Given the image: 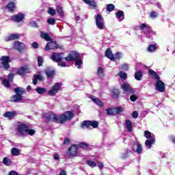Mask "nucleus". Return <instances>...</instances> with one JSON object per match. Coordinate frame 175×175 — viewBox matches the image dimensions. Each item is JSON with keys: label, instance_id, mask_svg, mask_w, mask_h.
I'll use <instances>...</instances> for the list:
<instances>
[{"label": "nucleus", "instance_id": "nucleus-17", "mask_svg": "<svg viewBox=\"0 0 175 175\" xmlns=\"http://www.w3.org/2000/svg\"><path fill=\"white\" fill-rule=\"evenodd\" d=\"M44 74L47 79H53L55 76V70H53L51 68H47L44 70Z\"/></svg>", "mask_w": 175, "mask_h": 175}, {"label": "nucleus", "instance_id": "nucleus-42", "mask_svg": "<svg viewBox=\"0 0 175 175\" xmlns=\"http://www.w3.org/2000/svg\"><path fill=\"white\" fill-rule=\"evenodd\" d=\"M77 146H78V148L79 147V148H83V150H87V148H88V147H90V145L85 142H81V143H79V144H78Z\"/></svg>", "mask_w": 175, "mask_h": 175}, {"label": "nucleus", "instance_id": "nucleus-10", "mask_svg": "<svg viewBox=\"0 0 175 175\" xmlns=\"http://www.w3.org/2000/svg\"><path fill=\"white\" fill-rule=\"evenodd\" d=\"M96 25L98 29H105V25L103 24V18L100 14H98L95 18Z\"/></svg>", "mask_w": 175, "mask_h": 175}, {"label": "nucleus", "instance_id": "nucleus-14", "mask_svg": "<svg viewBox=\"0 0 175 175\" xmlns=\"http://www.w3.org/2000/svg\"><path fill=\"white\" fill-rule=\"evenodd\" d=\"M64 59V57H62V53H53L51 55V60L54 61L55 62L59 63L61 62Z\"/></svg>", "mask_w": 175, "mask_h": 175}, {"label": "nucleus", "instance_id": "nucleus-22", "mask_svg": "<svg viewBox=\"0 0 175 175\" xmlns=\"http://www.w3.org/2000/svg\"><path fill=\"white\" fill-rule=\"evenodd\" d=\"M90 99H92V102L96 103V105H97V106H99L100 107H103V106H105V104L103 103V102H102V100H100V99H99V98L98 97H95L94 96H91Z\"/></svg>", "mask_w": 175, "mask_h": 175}, {"label": "nucleus", "instance_id": "nucleus-55", "mask_svg": "<svg viewBox=\"0 0 175 175\" xmlns=\"http://www.w3.org/2000/svg\"><path fill=\"white\" fill-rule=\"evenodd\" d=\"M114 61H116V59H121V53H120L119 52H117L114 55Z\"/></svg>", "mask_w": 175, "mask_h": 175}, {"label": "nucleus", "instance_id": "nucleus-9", "mask_svg": "<svg viewBox=\"0 0 175 175\" xmlns=\"http://www.w3.org/2000/svg\"><path fill=\"white\" fill-rule=\"evenodd\" d=\"M107 116H117L120 113H122L124 109L121 107H118L115 108H108L106 109Z\"/></svg>", "mask_w": 175, "mask_h": 175}, {"label": "nucleus", "instance_id": "nucleus-49", "mask_svg": "<svg viewBox=\"0 0 175 175\" xmlns=\"http://www.w3.org/2000/svg\"><path fill=\"white\" fill-rule=\"evenodd\" d=\"M38 66H43V57L40 56L38 57Z\"/></svg>", "mask_w": 175, "mask_h": 175}, {"label": "nucleus", "instance_id": "nucleus-62", "mask_svg": "<svg viewBox=\"0 0 175 175\" xmlns=\"http://www.w3.org/2000/svg\"><path fill=\"white\" fill-rule=\"evenodd\" d=\"M132 116H133V117L134 118H137V117H139V113H137V111H134L133 112Z\"/></svg>", "mask_w": 175, "mask_h": 175}, {"label": "nucleus", "instance_id": "nucleus-64", "mask_svg": "<svg viewBox=\"0 0 175 175\" xmlns=\"http://www.w3.org/2000/svg\"><path fill=\"white\" fill-rule=\"evenodd\" d=\"M59 175H66V172L64 170H62Z\"/></svg>", "mask_w": 175, "mask_h": 175}, {"label": "nucleus", "instance_id": "nucleus-15", "mask_svg": "<svg viewBox=\"0 0 175 175\" xmlns=\"http://www.w3.org/2000/svg\"><path fill=\"white\" fill-rule=\"evenodd\" d=\"M139 29H141V31H144L145 29L144 33H151V32H152V28L151 26L146 23L141 24L139 26Z\"/></svg>", "mask_w": 175, "mask_h": 175}, {"label": "nucleus", "instance_id": "nucleus-51", "mask_svg": "<svg viewBox=\"0 0 175 175\" xmlns=\"http://www.w3.org/2000/svg\"><path fill=\"white\" fill-rule=\"evenodd\" d=\"M8 81H10V83H13V80L14 79V74L13 73H10L8 75Z\"/></svg>", "mask_w": 175, "mask_h": 175}, {"label": "nucleus", "instance_id": "nucleus-8", "mask_svg": "<svg viewBox=\"0 0 175 175\" xmlns=\"http://www.w3.org/2000/svg\"><path fill=\"white\" fill-rule=\"evenodd\" d=\"M66 154L68 157H77L79 154V146L76 144L72 145L71 147L68 148Z\"/></svg>", "mask_w": 175, "mask_h": 175}, {"label": "nucleus", "instance_id": "nucleus-48", "mask_svg": "<svg viewBox=\"0 0 175 175\" xmlns=\"http://www.w3.org/2000/svg\"><path fill=\"white\" fill-rule=\"evenodd\" d=\"M29 25L32 28H39V25H38V23L33 21L29 22Z\"/></svg>", "mask_w": 175, "mask_h": 175}, {"label": "nucleus", "instance_id": "nucleus-61", "mask_svg": "<svg viewBox=\"0 0 175 175\" xmlns=\"http://www.w3.org/2000/svg\"><path fill=\"white\" fill-rule=\"evenodd\" d=\"M58 66H61L62 68H65L66 66V63L59 62L57 63Z\"/></svg>", "mask_w": 175, "mask_h": 175}, {"label": "nucleus", "instance_id": "nucleus-19", "mask_svg": "<svg viewBox=\"0 0 175 175\" xmlns=\"http://www.w3.org/2000/svg\"><path fill=\"white\" fill-rule=\"evenodd\" d=\"M83 2L88 5L92 9H96L98 6L96 0H82Z\"/></svg>", "mask_w": 175, "mask_h": 175}, {"label": "nucleus", "instance_id": "nucleus-53", "mask_svg": "<svg viewBox=\"0 0 175 175\" xmlns=\"http://www.w3.org/2000/svg\"><path fill=\"white\" fill-rule=\"evenodd\" d=\"M137 99H139V97H137V96L133 94L131 95L130 96V100H131V102H136V100H137Z\"/></svg>", "mask_w": 175, "mask_h": 175}, {"label": "nucleus", "instance_id": "nucleus-60", "mask_svg": "<svg viewBox=\"0 0 175 175\" xmlns=\"http://www.w3.org/2000/svg\"><path fill=\"white\" fill-rule=\"evenodd\" d=\"M122 69H123V70H128V69H129V66H128V64H124L122 65Z\"/></svg>", "mask_w": 175, "mask_h": 175}, {"label": "nucleus", "instance_id": "nucleus-31", "mask_svg": "<svg viewBox=\"0 0 175 175\" xmlns=\"http://www.w3.org/2000/svg\"><path fill=\"white\" fill-rule=\"evenodd\" d=\"M134 77L135 80L137 81H140L142 80V77H143V72L142 70H138L135 73Z\"/></svg>", "mask_w": 175, "mask_h": 175}, {"label": "nucleus", "instance_id": "nucleus-1", "mask_svg": "<svg viewBox=\"0 0 175 175\" xmlns=\"http://www.w3.org/2000/svg\"><path fill=\"white\" fill-rule=\"evenodd\" d=\"M148 73L150 76L152 77V79H154V80H157L155 83V88L159 91V92H165V83L163 81H161V77L157 72L152 70L149 69Z\"/></svg>", "mask_w": 175, "mask_h": 175}, {"label": "nucleus", "instance_id": "nucleus-34", "mask_svg": "<svg viewBox=\"0 0 175 175\" xmlns=\"http://www.w3.org/2000/svg\"><path fill=\"white\" fill-rule=\"evenodd\" d=\"M3 85H4L5 88H8V90H10L12 88L10 81L6 79H3Z\"/></svg>", "mask_w": 175, "mask_h": 175}, {"label": "nucleus", "instance_id": "nucleus-13", "mask_svg": "<svg viewBox=\"0 0 175 175\" xmlns=\"http://www.w3.org/2000/svg\"><path fill=\"white\" fill-rule=\"evenodd\" d=\"M61 87V85L59 83H56L51 88L50 91L48 92V94L51 96H53V95H55L58 91H59V88Z\"/></svg>", "mask_w": 175, "mask_h": 175}, {"label": "nucleus", "instance_id": "nucleus-45", "mask_svg": "<svg viewBox=\"0 0 175 175\" xmlns=\"http://www.w3.org/2000/svg\"><path fill=\"white\" fill-rule=\"evenodd\" d=\"M116 9V6L113 4H107V12H113Z\"/></svg>", "mask_w": 175, "mask_h": 175}, {"label": "nucleus", "instance_id": "nucleus-20", "mask_svg": "<svg viewBox=\"0 0 175 175\" xmlns=\"http://www.w3.org/2000/svg\"><path fill=\"white\" fill-rule=\"evenodd\" d=\"M55 49H58V45L55 42H53L50 44L48 42L44 48L45 51H49L50 50H55Z\"/></svg>", "mask_w": 175, "mask_h": 175}, {"label": "nucleus", "instance_id": "nucleus-25", "mask_svg": "<svg viewBox=\"0 0 175 175\" xmlns=\"http://www.w3.org/2000/svg\"><path fill=\"white\" fill-rule=\"evenodd\" d=\"M6 9L9 10V12H11L13 13L14 12V9H16V3L13 1H10L7 5H6Z\"/></svg>", "mask_w": 175, "mask_h": 175}, {"label": "nucleus", "instance_id": "nucleus-6", "mask_svg": "<svg viewBox=\"0 0 175 175\" xmlns=\"http://www.w3.org/2000/svg\"><path fill=\"white\" fill-rule=\"evenodd\" d=\"M13 46L14 50H16L21 54H24L27 51V46L20 41H15Z\"/></svg>", "mask_w": 175, "mask_h": 175}, {"label": "nucleus", "instance_id": "nucleus-26", "mask_svg": "<svg viewBox=\"0 0 175 175\" xmlns=\"http://www.w3.org/2000/svg\"><path fill=\"white\" fill-rule=\"evenodd\" d=\"M105 57L109 58V59H111V61H114V55H113V52L110 49H107L105 51Z\"/></svg>", "mask_w": 175, "mask_h": 175}, {"label": "nucleus", "instance_id": "nucleus-18", "mask_svg": "<svg viewBox=\"0 0 175 175\" xmlns=\"http://www.w3.org/2000/svg\"><path fill=\"white\" fill-rule=\"evenodd\" d=\"M111 94L113 99H118L120 98V95L121 92L116 88H113L111 90Z\"/></svg>", "mask_w": 175, "mask_h": 175}, {"label": "nucleus", "instance_id": "nucleus-32", "mask_svg": "<svg viewBox=\"0 0 175 175\" xmlns=\"http://www.w3.org/2000/svg\"><path fill=\"white\" fill-rule=\"evenodd\" d=\"M121 88L124 90V92H131L132 91V88L128 83H124L121 85Z\"/></svg>", "mask_w": 175, "mask_h": 175}, {"label": "nucleus", "instance_id": "nucleus-41", "mask_svg": "<svg viewBox=\"0 0 175 175\" xmlns=\"http://www.w3.org/2000/svg\"><path fill=\"white\" fill-rule=\"evenodd\" d=\"M81 128H83V129L90 128V120L83 121L81 124Z\"/></svg>", "mask_w": 175, "mask_h": 175}, {"label": "nucleus", "instance_id": "nucleus-56", "mask_svg": "<svg viewBox=\"0 0 175 175\" xmlns=\"http://www.w3.org/2000/svg\"><path fill=\"white\" fill-rule=\"evenodd\" d=\"M126 158H129V152H126L122 154V159H126Z\"/></svg>", "mask_w": 175, "mask_h": 175}, {"label": "nucleus", "instance_id": "nucleus-23", "mask_svg": "<svg viewBox=\"0 0 175 175\" xmlns=\"http://www.w3.org/2000/svg\"><path fill=\"white\" fill-rule=\"evenodd\" d=\"M40 38H42V39H44L46 42H53V38H51V37H50V35H49V33H47L46 32L41 31L40 32Z\"/></svg>", "mask_w": 175, "mask_h": 175}, {"label": "nucleus", "instance_id": "nucleus-40", "mask_svg": "<svg viewBox=\"0 0 175 175\" xmlns=\"http://www.w3.org/2000/svg\"><path fill=\"white\" fill-rule=\"evenodd\" d=\"M75 61V66H77V68L81 69V66L83 65V60H81V59L79 58Z\"/></svg>", "mask_w": 175, "mask_h": 175}, {"label": "nucleus", "instance_id": "nucleus-21", "mask_svg": "<svg viewBox=\"0 0 175 175\" xmlns=\"http://www.w3.org/2000/svg\"><path fill=\"white\" fill-rule=\"evenodd\" d=\"M16 116H17V113H16L14 111H6L3 114V117H5V118H8V120H13Z\"/></svg>", "mask_w": 175, "mask_h": 175}, {"label": "nucleus", "instance_id": "nucleus-11", "mask_svg": "<svg viewBox=\"0 0 175 175\" xmlns=\"http://www.w3.org/2000/svg\"><path fill=\"white\" fill-rule=\"evenodd\" d=\"M57 114L54 113H48L44 114V118H46L47 122H57Z\"/></svg>", "mask_w": 175, "mask_h": 175}, {"label": "nucleus", "instance_id": "nucleus-12", "mask_svg": "<svg viewBox=\"0 0 175 175\" xmlns=\"http://www.w3.org/2000/svg\"><path fill=\"white\" fill-rule=\"evenodd\" d=\"M25 18V15L23 13H18V14L11 16L10 20L14 23H21V21H24Z\"/></svg>", "mask_w": 175, "mask_h": 175}, {"label": "nucleus", "instance_id": "nucleus-29", "mask_svg": "<svg viewBox=\"0 0 175 175\" xmlns=\"http://www.w3.org/2000/svg\"><path fill=\"white\" fill-rule=\"evenodd\" d=\"M36 91L39 95H43L47 92V89L38 86L36 88Z\"/></svg>", "mask_w": 175, "mask_h": 175}, {"label": "nucleus", "instance_id": "nucleus-5", "mask_svg": "<svg viewBox=\"0 0 175 175\" xmlns=\"http://www.w3.org/2000/svg\"><path fill=\"white\" fill-rule=\"evenodd\" d=\"M0 65L3 69H5V70H9L10 69V56L5 55V56H1L0 58Z\"/></svg>", "mask_w": 175, "mask_h": 175}, {"label": "nucleus", "instance_id": "nucleus-38", "mask_svg": "<svg viewBox=\"0 0 175 175\" xmlns=\"http://www.w3.org/2000/svg\"><path fill=\"white\" fill-rule=\"evenodd\" d=\"M3 163L5 165V166H10L13 163V161L8 159V157H4L3 159Z\"/></svg>", "mask_w": 175, "mask_h": 175}, {"label": "nucleus", "instance_id": "nucleus-46", "mask_svg": "<svg viewBox=\"0 0 175 175\" xmlns=\"http://www.w3.org/2000/svg\"><path fill=\"white\" fill-rule=\"evenodd\" d=\"M122 16H124V11H122V10H118L116 13V18H121V17H122Z\"/></svg>", "mask_w": 175, "mask_h": 175}, {"label": "nucleus", "instance_id": "nucleus-36", "mask_svg": "<svg viewBox=\"0 0 175 175\" xmlns=\"http://www.w3.org/2000/svg\"><path fill=\"white\" fill-rule=\"evenodd\" d=\"M11 154L14 157H18V155H20V150L17 148H12L11 150Z\"/></svg>", "mask_w": 175, "mask_h": 175}, {"label": "nucleus", "instance_id": "nucleus-27", "mask_svg": "<svg viewBox=\"0 0 175 175\" xmlns=\"http://www.w3.org/2000/svg\"><path fill=\"white\" fill-rule=\"evenodd\" d=\"M28 69L24 66H22L19 68H18L16 71V75H18L19 76H24L25 73H27Z\"/></svg>", "mask_w": 175, "mask_h": 175}, {"label": "nucleus", "instance_id": "nucleus-37", "mask_svg": "<svg viewBox=\"0 0 175 175\" xmlns=\"http://www.w3.org/2000/svg\"><path fill=\"white\" fill-rule=\"evenodd\" d=\"M157 50V45L155 44H149V46L147 48V51L149 53H154V51H156Z\"/></svg>", "mask_w": 175, "mask_h": 175}, {"label": "nucleus", "instance_id": "nucleus-44", "mask_svg": "<svg viewBox=\"0 0 175 175\" xmlns=\"http://www.w3.org/2000/svg\"><path fill=\"white\" fill-rule=\"evenodd\" d=\"M87 165H88V166H90V167H96V163H95V161H92V160H88L86 161Z\"/></svg>", "mask_w": 175, "mask_h": 175}, {"label": "nucleus", "instance_id": "nucleus-2", "mask_svg": "<svg viewBox=\"0 0 175 175\" xmlns=\"http://www.w3.org/2000/svg\"><path fill=\"white\" fill-rule=\"evenodd\" d=\"M17 132L22 137H25V133H28L29 136H33L36 131L34 129H29V125L26 124H21L18 125Z\"/></svg>", "mask_w": 175, "mask_h": 175}, {"label": "nucleus", "instance_id": "nucleus-3", "mask_svg": "<svg viewBox=\"0 0 175 175\" xmlns=\"http://www.w3.org/2000/svg\"><path fill=\"white\" fill-rule=\"evenodd\" d=\"M75 117V113L72 111H65L62 114L57 116L56 124H65L66 121H71Z\"/></svg>", "mask_w": 175, "mask_h": 175}, {"label": "nucleus", "instance_id": "nucleus-30", "mask_svg": "<svg viewBox=\"0 0 175 175\" xmlns=\"http://www.w3.org/2000/svg\"><path fill=\"white\" fill-rule=\"evenodd\" d=\"M126 128L129 131V132H132L133 129V124L132 122L129 120H126Z\"/></svg>", "mask_w": 175, "mask_h": 175}, {"label": "nucleus", "instance_id": "nucleus-43", "mask_svg": "<svg viewBox=\"0 0 175 175\" xmlns=\"http://www.w3.org/2000/svg\"><path fill=\"white\" fill-rule=\"evenodd\" d=\"M56 10L59 14V16H61V17L64 16V10H62V7H61V5H57Z\"/></svg>", "mask_w": 175, "mask_h": 175}, {"label": "nucleus", "instance_id": "nucleus-16", "mask_svg": "<svg viewBox=\"0 0 175 175\" xmlns=\"http://www.w3.org/2000/svg\"><path fill=\"white\" fill-rule=\"evenodd\" d=\"M133 146H134V148L133 149V151L134 152H137V154H142L143 152V147L142 146V144L139 142H134L133 144Z\"/></svg>", "mask_w": 175, "mask_h": 175}, {"label": "nucleus", "instance_id": "nucleus-59", "mask_svg": "<svg viewBox=\"0 0 175 175\" xmlns=\"http://www.w3.org/2000/svg\"><path fill=\"white\" fill-rule=\"evenodd\" d=\"M31 47H33V49H39V44H38L36 42H34L31 44Z\"/></svg>", "mask_w": 175, "mask_h": 175}, {"label": "nucleus", "instance_id": "nucleus-28", "mask_svg": "<svg viewBox=\"0 0 175 175\" xmlns=\"http://www.w3.org/2000/svg\"><path fill=\"white\" fill-rule=\"evenodd\" d=\"M155 143V138H151L148 139L145 142V145L146 147H148V148H151L152 147V144H154Z\"/></svg>", "mask_w": 175, "mask_h": 175}, {"label": "nucleus", "instance_id": "nucleus-57", "mask_svg": "<svg viewBox=\"0 0 175 175\" xmlns=\"http://www.w3.org/2000/svg\"><path fill=\"white\" fill-rule=\"evenodd\" d=\"M34 77H36L37 80H40V81H43V76L40 75H34Z\"/></svg>", "mask_w": 175, "mask_h": 175}, {"label": "nucleus", "instance_id": "nucleus-63", "mask_svg": "<svg viewBox=\"0 0 175 175\" xmlns=\"http://www.w3.org/2000/svg\"><path fill=\"white\" fill-rule=\"evenodd\" d=\"M8 175H18V174L17 172L12 170L9 172Z\"/></svg>", "mask_w": 175, "mask_h": 175}, {"label": "nucleus", "instance_id": "nucleus-50", "mask_svg": "<svg viewBox=\"0 0 175 175\" xmlns=\"http://www.w3.org/2000/svg\"><path fill=\"white\" fill-rule=\"evenodd\" d=\"M118 75L120 79H123L124 80H126V79H128V75L125 72H120Z\"/></svg>", "mask_w": 175, "mask_h": 175}, {"label": "nucleus", "instance_id": "nucleus-47", "mask_svg": "<svg viewBox=\"0 0 175 175\" xmlns=\"http://www.w3.org/2000/svg\"><path fill=\"white\" fill-rule=\"evenodd\" d=\"M46 21L49 25H54L55 24V18H49Z\"/></svg>", "mask_w": 175, "mask_h": 175}, {"label": "nucleus", "instance_id": "nucleus-33", "mask_svg": "<svg viewBox=\"0 0 175 175\" xmlns=\"http://www.w3.org/2000/svg\"><path fill=\"white\" fill-rule=\"evenodd\" d=\"M103 73H105V70H103V68L98 67L97 70V76H98V77H100V79H103L105 77V75H103Z\"/></svg>", "mask_w": 175, "mask_h": 175}, {"label": "nucleus", "instance_id": "nucleus-4", "mask_svg": "<svg viewBox=\"0 0 175 175\" xmlns=\"http://www.w3.org/2000/svg\"><path fill=\"white\" fill-rule=\"evenodd\" d=\"M14 92L16 94H14L11 97V102L14 103H17L21 100H23V95L26 93L25 89H23V88H16L14 89Z\"/></svg>", "mask_w": 175, "mask_h": 175}, {"label": "nucleus", "instance_id": "nucleus-52", "mask_svg": "<svg viewBox=\"0 0 175 175\" xmlns=\"http://www.w3.org/2000/svg\"><path fill=\"white\" fill-rule=\"evenodd\" d=\"M149 16H150V18H157V17H158V12H155L154 11H152L150 13Z\"/></svg>", "mask_w": 175, "mask_h": 175}, {"label": "nucleus", "instance_id": "nucleus-39", "mask_svg": "<svg viewBox=\"0 0 175 175\" xmlns=\"http://www.w3.org/2000/svg\"><path fill=\"white\" fill-rule=\"evenodd\" d=\"M89 123H90V126H92V128H94V129L98 128L99 125V122L96 120H94V121L89 120Z\"/></svg>", "mask_w": 175, "mask_h": 175}, {"label": "nucleus", "instance_id": "nucleus-7", "mask_svg": "<svg viewBox=\"0 0 175 175\" xmlns=\"http://www.w3.org/2000/svg\"><path fill=\"white\" fill-rule=\"evenodd\" d=\"M80 53H79L76 51H72L66 57H64V59L66 61H68L69 62H73V61H75L76 59H79V58H81Z\"/></svg>", "mask_w": 175, "mask_h": 175}, {"label": "nucleus", "instance_id": "nucleus-35", "mask_svg": "<svg viewBox=\"0 0 175 175\" xmlns=\"http://www.w3.org/2000/svg\"><path fill=\"white\" fill-rule=\"evenodd\" d=\"M144 136L146 137V139H155V135H152L151 132L148 131H144Z\"/></svg>", "mask_w": 175, "mask_h": 175}, {"label": "nucleus", "instance_id": "nucleus-58", "mask_svg": "<svg viewBox=\"0 0 175 175\" xmlns=\"http://www.w3.org/2000/svg\"><path fill=\"white\" fill-rule=\"evenodd\" d=\"M70 143V139L68 137H66L64 140L63 145L65 146L66 144H69Z\"/></svg>", "mask_w": 175, "mask_h": 175}, {"label": "nucleus", "instance_id": "nucleus-54", "mask_svg": "<svg viewBox=\"0 0 175 175\" xmlns=\"http://www.w3.org/2000/svg\"><path fill=\"white\" fill-rule=\"evenodd\" d=\"M49 14H51V16H55V10L49 8V12H48Z\"/></svg>", "mask_w": 175, "mask_h": 175}, {"label": "nucleus", "instance_id": "nucleus-24", "mask_svg": "<svg viewBox=\"0 0 175 175\" xmlns=\"http://www.w3.org/2000/svg\"><path fill=\"white\" fill-rule=\"evenodd\" d=\"M18 39H20V34L12 33L7 37V42H10L11 40H17Z\"/></svg>", "mask_w": 175, "mask_h": 175}]
</instances>
